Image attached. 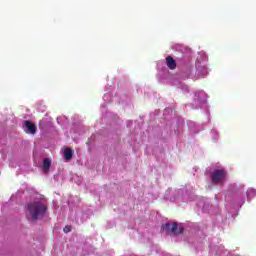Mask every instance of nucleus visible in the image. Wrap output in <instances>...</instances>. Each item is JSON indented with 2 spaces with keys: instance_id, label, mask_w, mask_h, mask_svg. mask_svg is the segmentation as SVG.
Here are the masks:
<instances>
[{
  "instance_id": "f257e3e1",
  "label": "nucleus",
  "mask_w": 256,
  "mask_h": 256,
  "mask_svg": "<svg viewBox=\"0 0 256 256\" xmlns=\"http://www.w3.org/2000/svg\"><path fill=\"white\" fill-rule=\"evenodd\" d=\"M27 211L33 221L43 219L47 213V205L41 201H35L27 204Z\"/></svg>"
},
{
  "instance_id": "f03ea898",
  "label": "nucleus",
  "mask_w": 256,
  "mask_h": 256,
  "mask_svg": "<svg viewBox=\"0 0 256 256\" xmlns=\"http://www.w3.org/2000/svg\"><path fill=\"white\" fill-rule=\"evenodd\" d=\"M227 179V172L222 169H217L211 174L212 183H223Z\"/></svg>"
},
{
  "instance_id": "7ed1b4c3",
  "label": "nucleus",
  "mask_w": 256,
  "mask_h": 256,
  "mask_svg": "<svg viewBox=\"0 0 256 256\" xmlns=\"http://www.w3.org/2000/svg\"><path fill=\"white\" fill-rule=\"evenodd\" d=\"M24 125L28 130V133H30L31 135H35L37 133V126L33 122L26 120L24 121Z\"/></svg>"
},
{
  "instance_id": "20e7f679",
  "label": "nucleus",
  "mask_w": 256,
  "mask_h": 256,
  "mask_svg": "<svg viewBox=\"0 0 256 256\" xmlns=\"http://www.w3.org/2000/svg\"><path fill=\"white\" fill-rule=\"evenodd\" d=\"M183 231V226L177 224V222L172 223V235H181Z\"/></svg>"
},
{
  "instance_id": "39448f33",
  "label": "nucleus",
  "mask_w": 256,
  "mask_h": 256,
  "mask_svg": "<svg viewBox=\"0 0 256 256\" xmlns=\"http://www.w3.org/2000/svg\"><path fill=\"white\" fill-rule=\"evenodd\" d=\"M166 65L168 69L172 71L177 69V61H175L171 56L166 57Z\"/></svg>"
},
{
  "instance_id": "423d86ee",
  "label": "nucleus",
  "mask_w": 256,
  "mask_h": 256,
  "mask_svg": "<svg viewBox=\"0 0 256 256\" xmlns=\"http://www.w3.org/2000/svg\"><path fill=\"white\" fill-rule=\"evenodd\" d=\"M64 159H66V161H71V159H73V150L71 148H66L64 150Z\"/></svg>"
},
{
  "instance_id": "0eeeda50",
  "label": "nucleus",
  "mask_w": 256,
  "mask_h": 256,
  "mask_svg": "<svg viewBox=\"0 0 256 256\" xmlns=\"http://www.w3.org/2000/svg\"><path fill=\"white\" fill-rule=\"evenodd\" d=\"M51 169V159L46 158L43 161V171L44 173H47Z\"/></svg>"
},
{
  "instance_id": "6e6552de",
  "label": "nucleus",
  "mask_w": 256,
  "mask_h": 256,
  "mask_svg": "<svg viewBox=\"0 0 256 256\" xmlns=\"http://www.w3.org/2000/svg\"><path fill=\"white\" fill-rule=\"evenodd\" d=\"M172 227H173V224H170V223H166L162 226V229L163 231H165V233L167 235H171L172 233Z\"/></svg>"
},
{
  "instance_id": "1a4fd4ad",
  "label": "nucleus",
  "mask_w": 256,
  "mask_h": 256,
  "mask_svg": "<svg viewBox=\"0 0 256 256\" xmlns=\"http://www.w3.org/2000/svg\"><path fill=\"white\" fill-rule=\"evenodd\" d=\"M64 233H71V226L67 225L63 229Z\"/></svg>"
}]
</instances>
